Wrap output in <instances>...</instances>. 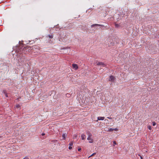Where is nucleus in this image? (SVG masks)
Returning a JSON list of instances; mask_svg holds the SVG:
<instances>
[{
    "mask_svg": "<svg viewBox=\"0 0 159 159\" xmlns=\"http://www.w3.org/2000/svg\"><path fill=\"white\" fill-rule=\"evenodd\" d=\"M87 139L89 141V143H93V140L91 138V137H88Z\"/></svg>",
    "mask_w": 159,
    "mask_h": 159,
    "instance_id": "nucleus-1",
    "label": "nucleus"
},
{
    "mask_svg": "<svg viewBox=\"0 0 159 159\" xmlns=\"http://www.w3.org/2000/svg\"><path fill=\"white\" fill-rule=\"evenodd\" d=\"M115 77L111 75L110 77L109 80L112 82H113L115 80Z\"/></svg>",
    "mask_w": 159,
    "mask_h": 159,
    "instance_id": "nucleus-2",
    "label": "nucleus"
},
{
    "mask_svg": "<svg viewBox=\"0 0 159 159\" xmlns=\"http://www.w3.org/2000/svg\"><path fill=\"white\" fill-rule=\"evenodd\" d=\"M72 66L73 68H74L75 70L78 69V66L77 64H73Z\"/></svg>",
    "mask_w": 159,
    "mask_h": 159,
    "instance_id": "nucleus-3",
    "label": "nucleus"
},
{
    "mask_svg": "<svg viewBox=\"0 0 159 159\" xmlns=\"http://www.w3.org/2000/svg\"><path fill=\"white\" fill-rule=\"evenodd\" d=\"M81 137L82 140H84L86 139V136L84 134H82L81 135Z\"/></svg>",
    "mask_w": 159,
    "mask_h": 159,
    "instance_id": "nucleus-4",
    "label": "nucleus"
},
{
    "mask_svg": "<svg viewBox=\"0 0 159 159\" xmlns=\"http://www.w3.org/2000/svg\"><path fill=\"white\" fill-rule=\"evenodd\" d=\"M97 65H102L103 67L105 66V64L102 62H98L97 63Z\"/></svg>",
    "mask_w": 159,
    "mask_h": 159,
    "instance_id": "nucleus-5",
    "label": "nucleus"
},
{
    "mask_svg": "<svg viewBox=\"0 0 159 159\" xmlns=\"http://www.w3.org/2000/svg\"><path fill=\"white\" fill-rule=\"evenodd\" d=\"M86 134L88 135V137H91L92 136V134L89 131L86 132Z\"/></svg>",
    "mask_w": 159,
    "mask_h": 159,
    "instance_id": "nucleus-6",
    "label": "nucleus"
},
{
    "mask_svg": "<svg viewBox=\"0 0 159 159\" xmlns=\"http://www.w3.org/2000/svg\"><path fill=\"white\" fill-rule=\"evenodd\" d=\"M95 26H102V27L104 26L103 25H99V24H93L91 25V27H93Z\"/></svg>",
    "mask_w": 159,
    "mask_h": 159,
    "instance_id": "nucleus-7",
    "label": "nucleus"
},
{
    "mask_svg": "<svg viewBox=\"0 0 159 159\" xmlns=\"http://www.w3.org/2000/svg\"><path fill=\"white\" fill-rule=\"evenodd\" d=\"M104 118V117L99 116L98 117V120H103Z\"/></svg>",
    "mask_w": 159,
    "mask_h": 159,
    "instance_id": "nucleus-8",
    "label": "nucleus"
},
{
    "mask_svg": "<svg viewBox=\"0 0 159 159\" xmlns=\"http://www.w3.org/2000/svg\"><path fill=\"white\" fill-rule=\"evenodd\" d=\"M78 135L77 134H75L73 135V138L75 139L77 138Z\"/></svg>",
    "mask_w": 159,
    "mask_h": 159,
    "instance_id": "nucleus-9",
    "label": "nucleus"
},
{
    "mask_svg": "<svg viewBox=\"0 0 159 159\" xmlns=\"http://www.w3.org/2000/svg\"><path fill=\"white\" fill-rule=\"evenodd\" d=\"M66 134H63L62 135V137L64 139H66Z\"/></svg>",
    "mask_w": 159,
    "mask_h": 159,
    "instance_id": "nucleus-10",
    "label": "nucleus"
},
{
    "mask_svg": "<svg viewBox=\"0 0 159 159\" xmlns=\"http://www.w3.org/2000/svg\"><path fill=\"white\" fill-rule=\"evenodd\" d=\"M48 36L49 37L50 39H52L53 37V35L52 34L48 35Z\"/></svg>",
    "mask_w": 159,
    "mask_h": 159,
    "instance_id": "nucleus-11",
    "label": "nucleus"
},
{
    "mask_svg": "<svg viewBox=\"0 0 159 159\" xmlns=\"http://www.w3.org/2000/svg\"><path fill=\"white\" fill-rule=\"evenodd\" d=\"M113 130H114V129L110 128L108 129V131L111 132V131H113Z\"/></svg>",
    "mask_w": 159,
    "mask_h": 159,
    "instance_id": "nucleus-12",
    "label": "nucleus"
},
{
    "mask_svg": "<svg viewBox=\"0 0 159 159\" xmlns=\"http://www.w3.org/2000/svg\"><path fill=\"white\" fill-rule=\"evenodd\" d=\"M16 108L18 109H20V106L19 104H17L16 106Z\"/></svg>",
    "mask_w": 159,
    "mask_h": 159,
    "instance_id": "nucleus-13",
    "label": "nucleus"
},
{
    "mask_svg": "<svg viewBox=\"0 0 159 159\" xmlns=\"http://www.w3.org/2000/svg\"><path fill=\"white\" fill-rule=\"evenodd\" d=\"M73 141H71L69 144V145L70 146H71L73 145Z\"/></svg>",
    "mask_w": 159,
    "mask_h": 159,
    "instance_id": "nucleus-14",
    "label": "nucleus"
},
{
    "mask_svg": "<svg viewBox=\"0 0 159 159\" xmlns=\"http://www.w3.org/2000/svg\"><path fill=\"white\" fill-rule=\"evenodd\" d=\"M117 144L116 142V141H113V146H114L115 145H116Z\"/></svg>",
    "mask_w": 159,
    "mask_h": 159,
    "instance_id": "nucleus-15",
    "label": "nucleus"
},
{
    "mask_svg": "<svg viewBox=\"0 0 159 159\" xmlns=\"http://www.w3.org/2000/svg\"><path fill=\"white\" fill-rule=\"evenodd\" d=\"M148 128L149 129V130H151L152 129V127L151 126L149 125L148 126Z\"/></svg>",
    "mask_w": 159,
    "mask_h": 159,
    "instance_id": "nucleus-16",
    "label": "nucleus"
},
{
    "mask_svg": "<svg viewBox=\"0 0 159 159\" xmlns=\"http://www.w3.org/2000/svg\"><path fill=\"white\" fill-rule=\"evenodd\" d=\"M96 154V153L95 152V153H93L92 155H91L89 157H91L94 155H95V154Z\"/></svg>",
    "mask_w": 159,
    "mask_h": 159,
    "instance_id": "nucleus-17",
    "label": "nucleus"
},
{
    "mask_svg": "<svg viewBox=\"0 0 159 159\" xmlns=\"http://www.w3.org/2000/svg\"><path fill=\"white\" fill-rule=\"evenodd\" d=\"M3 92L4 93V94H5V96H6L7 97H8V96H7V93H6L5 91V90L3 91Z\"/></svg>",
    "mask_w": 159,
    "mask_h": 159,
    "instance_id": "nucleus-18",
    "label": "nucleus"
},
{
    "mask_svg": "<svg viewBox=\"0 0 159 159\" xmlns=\"http://www.w3.org/2000/svg\"><path fill=\"white\" fill-rule=\"evenodd\" d=\"M152 123V125L153 126L155 125H156V123L154 121Z\"/></svg>",
    "mask_w": 159,
    "mask_h": 159,
    "instance_id": "nucleus-19",
    "label": "nucleus"
},
{
    "mask_svg": "<svg viewBox=\"0 0 159 159\" xmlns=\"http://www.w3.org/2000/svg\"><path fill=\"white\" fill-rule=\"evenodd\" d=\"M115 26L116 27H118L119 26V25L117 24H115Z\"/></svg>",
    "mask_w": 159,
    "mask_h": 159,
    "instance_id": "nucleus-20",
    "label": "nucleus"
},
{
    "mask_svg": "<svg viewBox=\"0 0 159 159\" xmlns=\"http://www.w3.org/2000/svg\"><path fill=\"white\" fill-rule=\"evenodd\" d=\"M68 148H69V149L70 150V149H71L72 148L71 147V146H69Z\"/></svg>",
    "mask_w": 159,
    "mask_h": 159,
    "instance_id": "nucleus-21",
    "label": "nucleus"
},
{
    "mask_svg": "<svg viewBox=\"0 0 159 159\" xmlns=\"http://www.w3.org/2000/svg\"><path fill=\"white\" fill-rule=\"evenodd\" d=\"M118 130V129L117 128L114 129V130L115 131H117Z\"/></svg>",
    "mask_w": 159,
    "mask_h": 159,
    "instance_id": "nucleus-22",
    "label": "nucleus"
},
{
    "mask_svg": "<svg viewBox=\"0 0 159 159\" xmlns=\"http://www.w3.org/2000/svg\"><path fill=\"white\" fill-rule=\"evenodd\" d=\"M23 159H29V158L27 157H25Z\"/></svg>",
    "mask_w": 159,
    "mask_h": 159,
    "instance_id": "nucleus-23",
    "label": "nucleus"
},
{
    "mask_svg": "<svg viewBox=\"0 0 159 159\" xmlns=\"http://www.w3.org/2000/svg\"><path fill=\"white\" fill-rule=\"evenodd\" d=\"M139 155V156H140V158H141V159H143V157H142L141 156H140V155Z\"/></svg>",
    "mask_w": 159,
    "mask_h": 159,
    "instance_id": "nucleus-24",
    "label": "nucleus"
},
{
    "mask_svg": "<svg viewBox=\"0 0 159 159\" xmlns=\"http://www.w3.org/2000/svg\"><path fill=\"white\" fill-rule=\"evenodd\" d=\"M81 150V148H79L78 149V151H80Z\"/></svg>",
    "mask_w": 159,
    "mask_h": 159,
    "instance_id": "nucleus-25",
    "label": "nucleus"
},
{
    "mask_svg": "<svg viewBox=\"0 0 159 159\" xmlns=\"http://www.w3.org/2000/svg\"><path fill=\"white\" fill-rule=\"evenodd\" d=\"M49 42L50 43H52V42H53V41H51V40H50V41H49Z\"/></svg>",
    "mask_w": 159,
    "mask_h": 159,
    "instance_id": "nucleus-26",
    "label": "nucleus"
},
{
    "mask_svg": "<svg viewBox=\"0 0 159 159\" xmlns=\"http://www.w3.org/2000/svg\"><path fill=\"white\" fill-rule=\"evenodd\" d=\"M107 118L109 119H112V118L111 117H107Z\"/></svg>",
    "mask_w": 159,
    "mask_h": 159,
    "instance_id": "nucleus-27",
    "label": "nucleus"
},
{
    "mask_svg": "<svg viewBox=\"0 0 159 159\" xmlns=\"http://www.w3.org/2000/svg\"><path fill=\"white\" fill-rule=\"evenodd\" d=\"M45 135V134H44V133H43V134H42V135Z\"/></svg>",
    "mask_w": 159,
    "mask_h": 159,
    "instance_id": "nucleus-28",
    "label": "nucleus"
}]
</instances>
